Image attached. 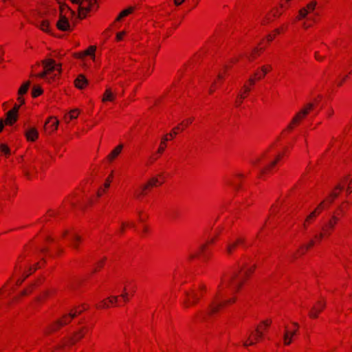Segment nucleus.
Wrapping results in <instances>:
<instances>
[{"label": "nucleus", "mask_w": 352, "mask_h": 352, "mask_svg": "<svg viewBox=\"0 0 352 352\" xmlns=\"http://www.w3.org/2000/svg\"><path fill=\"white\" fill-rule=\"evenodd\" d=\"M78 315H79V313L76 310H71L69 314L63 315L60 318L47 325L43 329V335L45 336H50L58 332L63 327L69 324Z\"/></svg>", "instance_id": "obj_1"}, {"label": "nucleus", "mask_w": 352, "mask_h": 352, "mask_svg": "<svg viewBox=\"0 0 352 352\" xmlns=\"http://www.w3.org/2000/svg\"><path fill=\"white\" fill-rule=\"evenodd\" d=\"M243 287V283L238 278V274L234 273L223 283L217 296H224L229 294L236 296L235 294L239 293Z\"/></svg>", "instance_id": "obj_2"}, {"label": "nucleus", "mask_w": 352, "mask_h": 352, "mask_svg": "<svg viewBox=\"0 0 352 352\" xmlns=\"http://www.w3.org/2000/svg\"><path fill=\"white\" fill-rule=\"evenodd\" d=\"M272 324V320L271 318H267L261 321L245 342L244 346H252L263 340L264 333L268 330Z\"/></svg>", "instance_id": "obj_3"}, {"label": "nucleus", "mask_w": 352, "mask_h": 352, "mask_svg": "<svg viewBox=\"0 0 352 352\" xmlns=\"http://www.w3.org/2000/svg\"><path fill=\"white\" fill-rule=\"evenodd\" d=\"M89 328L87 326L80 327L70 336L65 337L62 342L55 346V351L64 349L65 347H72L80 342L87 334Z\"/></svg>", "instance_id": "obj_4"}, {"label": "nucleus", "mask_w": 352, "mask_h": 352, "mask_svg": "<svg viewBox=\"0 0 352 352\" xmlns=\"http://www.w3.org/2000/svg\"><path fill=\"white\" fill-rule=\"evenodd\" d=\"M164 182L160 180L159 175L150 177L146 182L141 184L134 192L133 196L136 199H141L147 197L154 188L161 186Z\"/></svg>", "instance_id": "obj_5"}, {"label": "nucleus", "mask_w": 352, "mask_h": 352, "mask_svg": "<svg viewBox=\"0 0 352 352\" xmlns=\"http://www.w3.org/2000/svg\"><path fill=\"white\" fill-rule=\"evenodd\" d=\"M59 19L56 23V27L61 31L71 30L69 21L75 17V12L69 8L66 4L60 5Z\"/></svg>", "instance_id": "obj_6"}, {"label": "nucleus", "mask_w": 352, "mask_h": 352, "mask_svg": "<svg viewBox=\"0 0 352 352\" xmlns=\"http://www.w3.org/2000/svg\"><path fill=\"white\" fill-rule=\"evenodd\" d=\"M221 296H216V300L211 302L208 309V314L210 316H213L217 314L223 309L232 306L236 303L237 300L236 296H232L228 299L218 301L217 298Z\"/></svg>", "instance_id": "obj_7"}, {"label": "nucleus", "mask_w": 352, "mask_h": 352, "mask_svg": "<svg viewBox=\"0 0 352 352\" xmlns=\"http://www.w3.org/2000/svg\"><path fill=\"white\" fill-rule=\"evenodd\" d=\"M256 267L255 263H244L240 266L238 272H235V274H238V278L244 285L253 276Z\"/></svg>", "instance_id": "obj_8"}, {"label": "nucleus", "mask_w": 352, "mask_h": 352, "mask_svg": "<svg viewBox=\"0 0 352 352\" xmlns=\"http://www.w3.org/2000/svg\"><path fill=\"white\" fill-rule=\"evenodd\" d=\"M95 6L98 8L96 0H81L78 5V18L80 20L85 19Z\"/></svg>", "instance_id": "obj_9"}, {"label": "nucleus", "mask_w": 352, "mask_h": 352, "mask_svg": "<svg viewBox=\"0 0 352 352\" xmlns=\"http://www.w3.org/2000/svg\"><path fill=\"white\" fill-rule=\"evenodd\" d=\"M44 282V278H39L35 280L33 283L30 284L23 291H21L18 295L14 296L12 301L17 302L22 298L30 296Z\"/></svg>", "instance_id": "obj_10"}, {"label": "nucleus", "mask_w": 352, "mask_h": 352, "mask_svg": "<svg viewBox=\"0 0 352 352\" xmlns=\"http://www.w3.org/2000/svg\"><path fill=\"white\" fill-rule=\"evenodd\" d=\"M308 114V106H305L301 110H300L294 116L289 124L285 129V131L290 133L295 128L300 124V123L305 119Z\"/></svg>", "instance_id": "obj_11"}, {"label": "nucleus", "mask_w": 352, "mask_h": 352, "mask_svg": "<svg viewBox=\"0 0 352 352\" xmlns=\"http://www.w3.org/2000/svg\"><path fill=\"white\" fill-rule=\"evenodd\" d=\"M43 71L46 75L50 77L54 72H56V76H59L61 73V64H56L54 59L49 58L42 60Z\"/></svg>", "instance_id": "obj_12"}, {"label": "nucleus", "mask_w": 352, "mask_h": 352, "mask_svg": "<svg viewBox=\"0 0 352 352\" xmlns=\"http://www.w3.org/2000/svg\"><path fill=\"white\" fill-rule=\"evenodd\" d=\"M298 324L296 322H290L285 326V332L283 336V344L289 346L292 342V337L296 335L298 330Z\"/></svg>", "instance_id": "obj_13"}, {"label": "nucleus", "mask_w": 352, "mask_h": 352, "mask_svg": "<svg viewBox=\"0 0 352 352\" xmlns=\"http://www.w3.org/2000/svg\"><path fill=\"white\" fill-rule=\"evenodd\" d=\"M254 87L253 85H250V82L247 80V82L243 85L241 87L236 98L235 100V106L239 107L243 103V100L248 97L250 91L252 90Z\"/></svg>", "instance_id": "obj_14"}, {"label": "nucleus", "mask_w": 352, "mask_h": 352, "mask_svg": "<svg viewBox=\"0 0 352 352\" xmlns=\"http://www.w3.org/2000/svg\"><path fill=\"white\" fill-rule=\"evenodd\" d=\"M118 298L117 296H109L100 301L96 305V309L99 310L107 309L118 305Z\"/></svg>", "instance_id": "obj_15"}, {"label": "nucleus", "mask_w": 352, "mask_h": 352, "mask_svg": "<svg viewBox=\"0 0 352 352\" xmlns=\"http://www.w3.org/2000/svg\"><path fill=\"white\" fill-rule=\"evenodd\" d=\"M199 300L200 298L192 289L186 292L183 305L186 308H189L196 305Z\"/></svg>", "instance_id": "obj_16"}, {"label": "nucleus", "mask_w": 352, "mask_h": 352, "mask_svg": "<svg viewBox=\"0 0 352 352\" xmlns=\"http://www.w3.org/2000/svg\"><path fill=\"white\" fill-rule=\"evenodd\" d=\"M59 121L56 117L50 116L45 121L43 126V130L45 133L50 135L54 133L58 127Z\"/></svg>", "instance_id": "obj_17"}, {"label": "nucleus", "mask_w": 352, "mask_h": 352, "mask_svg": "<svg viewBox=\"0 0 352 352\" xmlns=\"http://www.w3.org/2000/svg\"><path fill=\"white\" fill-rule=\"evenodd\" d=\"M326 307V301L324 298H320L312 306L309 311V318L316 319L318 315Z\"/></svg>", "instance_id": "obj_18"}, {"label": "nucleus", "mask_w": 352, "mask_h": 352, "mask_svg": "<svg viewBox=\"0 0 352 352\" xmlns=\"http://www.w3.org/2000/svg\"><path fill=\"white\" fill-rule=\"evenodd\" d=\"M173 135L172 134L166 133L161 138L158 148L156 151V155H157L160 157L164 154L168 146L167 142L168 141L173 140Z\"/></svg>", "instance_id": "obj_19"}, {"label": "nucleus", "mask_w": 352, "mask_h": 352, "mask_svg": "<svg viewBox=\"0 0 352 352\" xmlns=\"http://www.w3.org/2000/svg\"><path fill=\"white\" fill-rule=\"evenodd\" d=\"M338 220L339 219H338V218L337 217L333 216L329 219L328 223H326L322 227V232H323V234H324L327 237H329L331 234V233H332V232H333L336 225L338 223Z\"/></svg>", "instance_id": "obj_20"}, {"label": "nucleus", "mask_w": 352, "mask_h": 352, "mask_svg": "<svg viewBox=\"0 0 352 352\" xmlns=\"http://www.w3.org/2000/svg\"><path fill=\"white\" fill-rule=\"evenodd\" d=\"M322 10V6H318L317 10H311L309 14V27L320 21Z\"/></svg>", "instance_id": "obj_21"}, {"label": "nucleus", "mask_w": 352, "mask_h": 352, "mask_svg": "<svg viewBox=\"0 0 352 352\" xmlns=\"http://www.w3.org/2000/svg\"><path fill=\"white\" fill-rule=\"evenodd\" d=\"M284 156L285 151L278 153L276 155L274 160L262 169L261 173L265 174L270 172L276 166V164L284 157Z\"/></svg>", "instance_id": "obj_22"}, {"label": "nucleus", "mask_w": 352, "mask_h": 352, "mask_svg": "<svg viewBox=\"0 0 352 352\" xmlns=\"http://www.w3.org/2000/svg\"><path fill=\"white\" fill-rule=\"evenodd\" d=\"M322 96L318 95L314 97L311 102H309V113L313 111L314 115L318 113L322 109L321 107Z\"/></svg>", "instance_id": "obj_23"}, {"label": "nucleus", "mask_w": 352, "mask_h": 352, "mask_svg": "<svg viewBox=\"0 0 352 352\" xmlns=\"http://www.w3.org/2000/svg\"><path fill=\"white\" fill-rule=\"evenodd\" d=\"M24 135L28 142H34L38 138V131L36 127H30L25 131Z\"/></svg>", "instance_id": "obj_24"}, {"label": "nucleus", "mask_w": 352, "mask_h": 352, "mask_svg": "<svg viewBox=\"0 0 352 352\" xmlns=\"http://www.w3.org/2000/svg\"><path fill=\"white\" fill-rule=\"evenodd\" d=\"M56 292L52 289H47L40 293V294L35 298V301L41 302L52 297L55 294Z\"/></svg>", "instance_id": "obj_25"}, {"label": "nucleus", "mask_w": 352, "mask_h": 352, "mask_svg": "<svg viewBox=\"0 0 352 352\" xmlns=\"http://www.w3.org/2000/svg\"><path fill=\"white\" fill-rule=\"evenodd\" d=\"M74 86L78 89H84L88 86V80L83 74H80L74 80Z\"/></svg>", "instance_id": "obj_26"}, {"label": "nucleus", "mask_w": 352, "mask_h": 352, "mask_svg": "<svg viewBox=\"0 0 352 352\" xmlns=\"http://www.w3.org/2000/svg\"><path fill=\"white\" fill-rule=\"evenodd\" d=\"M123 148L122 144L118 145L107 157L109 163H112L121 153Z\"/></svg>", "instance_id": "obj_27"}, {"label": "nucleus", "mask_w": 352, "mask_h": 352, "mask_svg": "<svg viewBox=\"0 0 352 352\" xmlns=\"http://www.w3.org/2000/svg\"><path fill=\"white\" fill-rule=\"evenodd\" d=\"M116 94L109 88L105 90L102 98V102H113L116 100Z\"/></svg>", "instance_id": "obj_28"}, {"label": "nucleus", "mask_w": 352, "mask_h": 352, "mask_svg": "<svg viewBox=\"0 0 352 352\" xmlns=\"http://www.w3.org/2000/svg\"><path fill=\"white\" fill-rule=\"evenodd\" d=\"M17 120H18V114L14 112H12L11 111H8L6 113L5 124L6 125L12 126L17 121Z\"/></svg>", "instance_id": "obj_29"}, {"label": "nucleus", "mask_w": 352, "mask_h": 352, "mask_svg": "<svg viewBox=\"0 0 352 352\" xmlns=\"http://www.w3.org/2000/svg\"><path fill=\"white\" fill-rule=\"evenodd\" d=\"M308 15V5L306 7L301 8L295 19H294V23H296L301 21L305 20Z\"/></svg>", "instance_id": "obj_30"}, {"label": "nucleus", "mask_w": 352, "mask_h": 352, "mask_svg": "<svg viewBox=\"0 0 352 352\" xmlns=\"http://www.w3.org/2000/svg\"><path fill=\"white\" fill-rule=\"evenodd\" d=\"M264 78V76L258 69L256 70L254 73L248 78V81L250 82V85L252 84L254 86L256 82L263 79Z\"/></svg>", "instance_id": "obj_31"}, {"label": "nucleus", "mask_w": 352, "mask_h": 352, "mask_svg": "<svg viewBox=\"0 0 352 352\" xmlns=\"http://www.w3.org/2000/svg\"><path fill=\"white\" fill-rule=\"evenodd\" d=\"M263 43H260L250 53L249 56L250 60L256 59L265 50V47H262Z\"/></svg>", "instance_id": "obj_32"}, {"label": "nucleus", "mask_w": 352, "mask_h": 352, "mask_svg": "<svg viewBox=\"0 0 352 352\" xmlns=\"http://www.w3.org/2000/svg\"><path fill=\"white\" fill-rule=\"evenodd\" d=\"M133 295V292L130 291L128 285H124L123 287L122 293L120 296L122 298L123 302L127 303L129 302L131 297Z\"/></svg>", "instance_id": "obj_33"}, {"label": "nucleus", "mask_w": 352, "mask_h": 352, "mask_svg": "<svg viewBox=\"0 0 352 352\" xmlns=\"http://www.w3.org/2000/svg\"><path fill=\"white\" fill-rule=\"evenodd\" d=\"M327 238L323 232L316 234L311 240H309V248L320 243L322 239Z\"/></svg>", "instance_id": "obj_34"}, {"label": "nucleus", "mask_w": 352, "mask_h": 352, "mask_svg": "<svg viewBox=\"0 0 352 352\" xmlns=\"http://www.w3.org/2000/svg\"><path fill=\"white\" fill-rule=\"evenodd\" d=\"M283 32H284L283 28H277L273 32L272 34L267 35L264 41H265L267 43V44H270V43L272 41L278 34Z\"/></svg>", "instance_id": "obj_35"}, {"label": "nucleus", "mask_w": 352, "mask_h": 352, "mask_svg": "<svg viewBox=\"0 0 352 352\" xmlns=\"http://www.w3.org/2000/svg\"><path fill=\"white\" fill-rule=\"evenodd\" d=\"M324 209V208L320 203L318 206L309 213V221L315 219Z\"/></svg>", "instance_id": "obj_36"}, {"label": "nucleus", "mask_w": 352, "mask_h": 352, "mask_svg": "<svg viewBox=\"0 0 352 352\" xmlns=\"http://www.w3.org/2000/svg\"><path fill=\"white\" fill-rule=\"evenodd\" d=\"M134 12L133 7H129L128 8L122 10L116 19V21H120L124 17L129 16Z\"/></svg>", "instance_id": "obj_37"}, {"label": "nucleus", "mask_w": 352, "mask_h": 352, "mask_svg": "<svg viewBox=\"0 0 352 352\" xmlns=\"http://www.w3.org/2000/svg\"><path fill=\"white\" fill-rule=\"evenodd\" d=\"M31 77H36V78H45L46 79V80L49 82V83H51L52 82H54L55 80V78L56 76V74H54L53 76H50L48 77L46 74L45 73L44 71H43L42 72L39 73V74H34V75H31L30 76Z\"/></svg>", "instance_id": "obj_38"}, {"label": "nucleus", "mask_w": 352, "mask_h": 352, "mask_svg": "<svg viewBox=\"0 0 352 352\" xmlns=\"http://www.w3.org/2000/svg\"><path fill=\"white\" fill-rule=\"evenodd\" d=\"M194 292L198 295L200 299L204 296V295L206 293L207 287L204 284L199 285L196 288L192 289Z\"/></svg>", "instance_id": "obj_39"}, {"label": "nucleus", "mask_w": 352, "mask_h": 352, "mask_svg": "<svg viewBox=\"0 0 352 352\" xmlns=\"http://www.w3.org/2000/svg\"><path fill=\"white\" fill-rule=\"evenodd\" d=\"M81 242H82V237L77 234H74L72 237L73 248L76 250H78L79 249V246H80V244Z\"/></svg>", "instance_id": "obj_40"}, {"label": "nucleus", "mask_w": 352, "mask_h": 352, "mask_svg": "<svg viewBox=\"0 0 352 352\" xmlns=\"http://www.w3.org/2000/svg\"><path fill=\"white\" fill-rule=\"evenodd\" d=\"M30 85H31L30 80H28L25 82H24L19 89L18 95L23 96L24 94H25L28 92Z\"/></svg>", "instance_id": "obj_41"}, {"label": "nucleus", "mask_w": 352, "mask_h": 352, "mask_svg": "<svg viewBox=\"0 0 352 352\" xmlns=\"http://www.w3.org/2000/svg\"><path fill=\"white\" fill-rule=\"evenodd\" d=\"M134 226H135V224L133 222H130V221L122 222V223L120 226L119 232L120 234H123V233H124V232L126 231V229L134 228Z\"/></svg>", "instance_id": "obj_42"}, {"label": "nucleus", "mask_w": 352, "mask_h": 352, "mask_svg": "<svg viewBox=\"0 0 352 352\" xmlns=\"http://www.w3.org/2000/svg\"><path fill=\"white\" fill-rule=\"evenodd\" d=\"M335 200L336 198L332 197V195L330 194L325 199L320 202V204L324 208V209H327L330 207V206L333 203Z\"/></svg>", "instance_id": "obj_43"}, {"label": "nucleus", "mask_w": 352, "mask_h": 352, "mask_svg": "<svg viewBox=\"0 0 352 352\" xmlns=\"http://www.w3.org/2000/svg\"><path fill=\"white\" fill-rule=\"evenodd\" d=\"M38 263H36L32 266H29L23 272L24 278H28L30 274H33L38 268Z\"/></svg>", "instance_id": "obj_44"}, {"label": "nucleus", "mask_w": 352, "mask_h": 352, "mask_svg": "<svg viewBox=\"0 0 352 352\" xmlns=\"http://www.w3.org/2000/svg\"><path fill=\"white\" fill-rule=\"evenodd\" d=\"M239 243H240V241L238 240L232 243L228 244L226 248L227 254L228 255H231L232 254V252L236 249Z\"/></svg>", "instance_id": "obj_45"}, {"label": "nucleus", "mask_w": 352, "mask_h": 352, "mask_svg": "<svg viewBox=\"0 0 352 352\" xmlns=\"http://www.w3.org/2000/svg\"><path fill=\"white\" fill-rule=\"evenodd\" d=\"M40 29L47 33H50V23L47 20H43L39 25Z\"/></svg>", "instance_id": "obj_46"}, {"label": "nucleus", "mask_w": 352, "mask_h": 352, "mask_svg": "<svg viewBox=\"0 0 352 352\" xmlns=\"http://www.w3.org/2000/svg\"><path fill=\"white\" fill-rule=\"evenodd\" d=\"M43 93V90L39 85H34L32 89V96L36 98Z\"/></svg>", "instance_id": "obj_47"}, {"label": "nucleus", "mask_w": 352, "mask_h": 352, "mask_svg": "<svg viewBox=\"0 0 352 352\" xmlns=\"http://www.w3.org/2000/svg\"><path fill=\"white\" fill-rule=\"evenodd\" d=\"M344 186V184H338L330 193L332 195V197H335L336 199L342 190Z\"/></svg>", "instance_id": "obj_48"}, {"label": "nucleus", "mask_w": 352, "mask_h": 352, "mask_svg": "<svg viewBox=\"0 0 352 352\" xmlns=\"http://www.w3.org/2000/svg\"><path fill=\"white\" fill-rule=\"evenodd\" d=\"M96 50V47L94 45H91L86 50L83 51V53H84L85 56H92L93 58H94Z\"/></svg>", "instance_id": "obj_49"}, {"label": "nucleus", "mask_w": 352, "mask_h": 352, "mask_svg": "<svg viewBox=\"0 0 352 352\" xmlns=\"http://www.w3.org/2000/svg\"><path fill=\"white\" fill-rule=\"evenodd\" d=\"M284 10H280L279 8H274L272 10L269 12L272 17H274V19L278 18L283 12Z\"/></svg>", "instance_id": "obj_50"}, {"label": "nucleus", "mask_w": 352, "mask_h": 352, "mask_svg": "<svg viewBox=\"0 0 352 352\" xmlns=\"http://www.w3.org/2000/svg\"><path fill=\"white\" fill-rule=\"evenodd\" d=\"M0 151L2 153H3L7 157H9L11 154L10 149L8 146L6 144H0Z\"/></svg>", "instance_id": "obj_51"}, {"label": "nucleus", "mask_w": 352, "mask_h": 352, "mask_svg": "<svg viewBox=\"0 0 352 352\" xmlns=\"http://www.w3.org/2000/svg\"><path fill=\"white\" fill-rule=\"evenodd\" d=\"M79 114H80V110L78 109H74L71 110L69 112V120L67 121V122H69V121H71L73 119H76L78 117Z\"/></svg>", "instance_id": "obj_52"}, {"label": "nucleus", "mask_w": 352, "mask_h": 352, "mask_svg": "<svg viewBox=\"0 0 352 352\" xmlns=\"http://www.w3.org/2000/svg\"><path fill=\"white\" fill-rule=\"evenodd\" d=\"M307 250L308 246L307 245L300 247L295 253L296 258L300 257V256L305 254Z\"/></svg>", "instance_id": "obj_53"}, {"label": "nucleus", "mask_w": 352, "mask_h": 352, "mask_svg": "<svg viewBox=\"0 0 352 352\" xmlns=\"http://www.w3.org/2000/svg\"><path fill=\"white\" fill-rule=\"evenodd\" d=\"M259 70L261 72V73L263 74V75L265 77L267 74H268L269 72H270L272 70V67L270 65H263L259 69Z\"/></svg>", "instance_id": "obj_54"}, {"label": "nucleus", "mask_w": 352, "mask_h": 352, "mask_svg": "<svg viewBox=\"0 0 352 352\" xmlns=\"http://www.w3.org/2000/svg\"><path fill=\"white\" fill-rule=\"evenodd\" d=\"M274 17H272V16L271 15V14L270 12H268L265 16V17L263 18V19L261 21V24L263 25H265L268 23H270V22H272V21H274Z\"/></svg>", "instance_id": "obj_55"}, {"label": "nucleus", "mask_w": 352, "mask_h": 352, "mask_svg": "<svg viewBox=\"0 0 352 352\" xmlns=\"http://www.w3.org/2000/svg\"><path fill=\"white\" fill-rule=\"evenodd\" d=\"M348 77H349L348 75H345V76L337 79L336 81V86L338 87H342L345 83L346 80L348 79Z\"/></svg>", "instance_id": "obj_56"}, {"label": "nucleus", "mask_w": 352, "mask_h": 352, "mask_svg": "<svg viewBox=\"0 0 352 352\" xmlns=\"http://www.w3.org/2000/svg\"><path fill=\"white\" fill-rule=\"evenodd\" d=\"M217 82H216V81H214L210 85V86L208 89V95L212 96L217 91Z\"/></svg>", "instance_id": "obj_57"}, {"label": "nucleus", "mask_w": 352, "mask_h": 352, "mask_svg": "<svg viewBox=\"0 0 352 352\" xmlns=\"http://www.w3.org/2000/svg\"><path fill=\"white\" fill-rule=\"evenodd\" d=\"M320 5H318L316 0H312L309 1V14H311V10H317L318 6H320Z\"/></svg>", "instance_id": "obj_58"}, {"label": "nucleus", "mask_w": 352, "mask_h": 352, "mask_svg": "<svg viewBox=\"0 0 352 352\" xmlns=\"http://www.w3.org/2000/svg\"><path fill=\"white\" fill-rule=\"evenodd\" d=\"M226 74H225V72H220L217 74V78H216V79L214 80V81H216V82H220V83L223 82L224 79H225V77H226Z\"/></svg>", "instance_id": "obj_59"}, {"label": "nucleus", "mask_w": 352, "mask_h": 352, "mask_svg": "<svg viewBox=\"0 0 352 352\" xmlns=\"http://www.w3.org/2000/svg\"><path fill=\"white\" fill-rule=\"evenodd\" d=\"M104 261H105V259H104H104H102V260L99 261L96 263V268L94 270V272H94H94H97V270H98V271H99L100 270H101V269L103 267L104 265Z\"/></svg>", "instance_id": "obj_60"}, {"label": "nucleus", "mask_w": 352, "mask_h": 352, "mask_svg": "<svg viewBox=\"0 0 352 352\" xmlns=\"http://www.w3.org/2000/svg\"><path fill=\"white\" fill-rule=\"evenodd\" d=\"M125 35H126L125 31H122V32H118L116 36V40L117 41H120L124 38Z\"/></svg>", "instance_id": "obj_61"}, {"label": "nucleus", "mask_w": 352, "mask_h": 352, "mask_svg": "<svg viewBox=\"0 0 352 352\" xmlns=\"http://www.w3.org/2000/svg\"><path fill=\"white\" fill-rule=\"evenodd\" d=\"M325 56L319 52L315 53V58L318 61H322L324 59Z\"/></svg>", "instance_id": "obj_62"}, {"label": "nucleus", "mask_w": 352, "mask_h": 352, "mask_svg": "<svg viewBox=\"0 0 352 352\" xmlns=\"http://www.w3.org/2000/svg\"><path fill=\"white\" fill-rule=\"evenodd\" d=\"M208 247L209 245L205 242L199 247V252L202 254L207 250Z\"/></svg>", "instance_id": "obj_63"}, {"label": "nucleus", "mask_w": 352, "mask_h": 352, "mask_svg": "<svg viewBox=\"0 0 352 352\" xmlns=\"http://www.w3.org/2000/svg\"><path fill=\"white\" fill-rule=\"evenodd\" d=\"M107 192L106 190L100 187L97 190L96 196L98 198H100L101 197L107 194Z\"/></svg>", "instance_id": "obj_64"}]
</instances>
